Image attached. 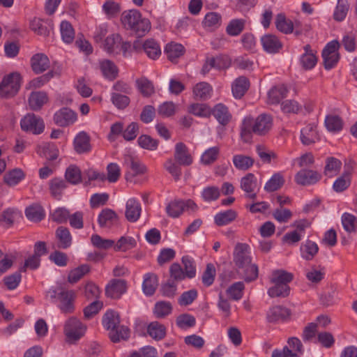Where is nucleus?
<instances>
[{
	"instance_id": "nucleus-8",
	"label": "nucleus",
	"mask_w": 357,
	"mask_h": 357,
	"mask_svg": "<svg viewBox=\"0 0 357 357\" xmlns=\"http://www.w3.org/2000/svg\"><path fill=\"white\" fill-rule=\"evenodd\" d=\"M234 262L241 268L252 262L250 249L245 243H237L234 251Z\"/></svg>"
},
{
	"instance_id": "nucleus-52",
	"label": "nucleus",
	"mask_w": 357,
	"mask_h": 357,
	"mask_svg": "<svg viewBox=\"0 0 357 357\" xmlns=\"http://www.w3.org/2000/svg\"><path fill=\"white\" fill-rule=\"evenodd\" d=\"M62 40L66 43H70L75 38V31L72 25L67 21H63L60 25Z\"/></svg>"
},
{
	"instance_id": "nucleus-16",
	"label": "nucleus",
	"mask_w": 357,
	"mask_h": 357,
	"mask_svg": "<svg viewBox=\"0 0 357 357\" xmlns=\"http://www.w3.org/2000/svg\"><path fill=\"white\" fill-rule=\"evenodd\" d=\"M261 42L264 50L271 54L279 52L282 46L279 39L271 34H267L261 37Z\"/></svg>"
},
{
	"instance_id": "nucleus-43",
	"label": "nucleus",
	"mask_w": 357,
	"mask_h": 357,
	"mask_svg": "<svg viewBox=\"0 0 357 357\" xmlns=\"http://www.w3.org/2000/svg\"><path fill=\"white\" fill-rule=\"evenodd\" d=\"M89 271V266L87 264H82L70 271L68 276V281L71 284L76 283Z\"/></svg>"
},
{
	"instance_id": "nucleus-41",
	"label": "nucleus",
	"mask_w": 357,
	"mask_h": 357,
	"mask_svg": "<svg viewBox=\"0 0 357 357\" xmlns=\"http://www.w3.org/2000/svg\"><path fill=\"white\" fill-rule=\"evenodd\" d=\"M342 167V162L338 159L331 157L326 160L324 168V174L328 177H333L337 175Z\"/></svg>"
},
{
	"instance_id": "nucleus-59",
	"label": "nucleus",
	"mask_w": 357,
	"mask_h": 357,
	"mask_svg": "<svg viewBox=\"0 0 357 357\" xmlns=\"http://www.w3.org/2000/svg\"><path fill=\"white\" fill-rule=\"evenodd\" d=\"M176 105L173 102H165L159 105L158 114L164 118H169L175 114Z\"/></svg>"
},
{
	"instance_id": "nucleus-14",
	"label": "nucleus",
	"mask_w": 357,
	"mask_h": 357,
	"mask_svg": "<svg viewBox=\"0 0 357 357\" xmlns=\"http://www.w3.org/2000/svg\"><path fill=\"white\" fill-rule=\"evenodd\" d=\"M174 159L180 165L189 166L192 163V157L189 153L187 146L183 142L176 144Z\"/></svg>"
},
{
	"instance_id": "nucleus-1",
	"label": "nucleus",
	"mask_w": 357,
	"mask_h": 357,
	"mask_svg": "<svg viewBox=\"0 0 357 357\" xmlns=\"http://www.w3.org/2000/svg\"><path fill=\"white\" fill-rule=\"evenodd\" d=\"M272 124V118L265 114L255 119L245 117L241 126V138L243 142L249 143L252 141V134L264 135L271 130Z\"/></svg>"
},
{
	"instance_id": "nucleus-22",
	"label": "nucleus",
	"mask_w": 357,
	"mask_h": 357,
	"mask_svg": "<svg viewBox=\"0 0 357 357\" xmlns=\"http://www.w3.org/2000/svg\"><path fill=\"white\" fill-rule=\"evenodd\" d=\"M31 63L33 70L37 74L44 72L50 66L48 57L41 53L33 55L31 59Z\"/></svg>"
},
{
	"instance_id": "nucleus-45",
	"label": "nucleus",
	"mask_w": 357,
	"mask_h": 357,
	"mask_svg": "<svg viewBox=\"0 0 357 357\" xmlns=\"http://www.w3.org/2000/svg\"><path fill=\"white\" fill-rule=\"evenodd\" d=\"M65 177L67 181L76 185L82 181L81 170L74 165H70L66 170Z\"/></svg>"
},
{
	"instance_id": "nucleus-60",
	"label": "nucleus",
	"mask_w": 357,
	"mask_h": 357,
	"mask_svg": "<svg viewBox=\"0 0 357 357\" xmlns=\"http://www.w3.org/2000/svg\"><path fill=\"white\" fill-rule=\"evenodd\" d=\"M121 38L119 34H112L107 36L104 41L101 43V46L103 49L109 53H112L114 51L116 45L121 43Z\"/></svg>"
},
{
	"instance_id": "nucleus-20",
	"label": "nucleus",
	"mask_w": 357,
	"mask_h": 357,
	"mask_svg": "<svg viewBox=\"0 0 357 357\" xmlns=\"http://www.w3.org/2000/svg\"><path fill=\"white\" fill-rule=\"evenodd\" d=\"M158 287V278L155 273H148L144 275L142 289L146 296L153 295Z\"/></svg>"
},
{
	"instance_id": "nucleus-2",
	"label": "nucleus",
	"mask_w": 357,
	"mask_h": 357,
	"mask_svg": "<svg viewBox=\"0 0 357 357\" xmlns=\"http://www.w3.org/2000/svg\"><path fill=\"white\" fill-rule=\"evenodd\" d=\"M121 21L125 29L135 32L138 36H143L151 29V23L143 18L136 9L125 10L121 16Z\"/></svg>"
},
{
	"instance_id": "nucleus-37",
	"label": "nucleus",
	"mask_w": 357,
	"mask_h": 357,
	"mask_svg": "<svg viewBox=\"0 0 357 357\" xmlns=\"http://www.w3.org/2000/svg\"><path fill=\"white\" fill-rule=\"evenodd\" d=\"M184 50V47L182 45L176 43H168L165 48V52L171 61H175L182 56Z\"/></svg>"
},
{
	"instance_id": "nucleus-25",
	"label": "nucleus",
	"mask_w": 357,
	"mask_h": 357,
	"mask_svg": "<svg viewBox=\"0 0 357 357\" xmlns=\"http://www.w3.org/2000/svg\"><path fill=\"white\" fill-rule=\"evenodd\" d=\"M319 251L318 245L310 240L302 243L300 248L301 257L307 261L313 259Z\"/></svg>"
},
{
	"instance_id": "nucleus-30",
	"label": "nucleus",
	"mask_w": 357,
	"mask_h": 357,
	"mask_svg": "<svg viewBox=\"0 0 357 357\" xmlns=\"http://www.w3.org/2000/svg\"><path fill=\"white\" fill-rule=\"evenodd\" d=\"M142 48L147 56L151 59H157L161 55L159 44L152 38L146 40L142 45Z\"/></svg>"
},
{
	"instance_id": "nucleus-64",
	"label": "nucleus",
	"mask_w": 357,
	"mask_h": 357,
	"mask_svg": "<svg viewBox=\"0 0 357 357\" xmlns=\"http://www.w3.org/2000/svg\"><path fill=\"white\" fill-rule=\"evenodd\" d=\"M244 284L242 282H237L231 284L227 289V295L235 301L240 300L243 296Z\"/></svg>"
},
{
	"instance_id": "nucleus-62",
	"label": "nucleus",
	"mask_w": 357,
	"mask_h": 357,
	"mask_svg": "<svg viewBox=\"0 0 357 357\" xmlns=\"http://www.w3.org/2000/svg\"><path fill=\"white\" fill-rule=\"evenodd\" d=\"M136 246V241L132 237H121L117 241L116 244L114 243V250L116 251H126L132 249Z\"/></svg>"
},
{
	"instance_id": "nucleus-56",
	"label": "nucleus",
	"mask_w": 357,
	"mask_h": 357,
	"mask_svg": "<svg viewBox=\"0 0 357 357\" xmlns=\"http://www.w3.org/2000/svg\"><path fill=\"white\" fill-rule=\"evenodd\" d=\"M220 149L218 146H213L206 150L201 157V162L204 165H210L214 162L219 155Z\"/></svg>"
},
{
	"instance_id": "nucleus-5",
	"label": "nucleus",
	"mask_w": 357,
	"mask_h": 357,
	"mask_svg": "<svg viewBox=\"0 0 357 357\" xmlns=\"http://www.w3.org/2000/svg\"><path fill=\"white\" fill-rule=\"evenodd\" d=\"M76 293L74 290H68L59 287L58 292L59 309L63 314H71L75 311V301Z\"/></svg>"
},
{
	"instance_id": "nucleus-61",
	"label": "nucleus",
	"mask_w": 357,
	"mask_h": 357,
	"mask_svg": "<svg viewBox=\"0 0 357 357\" xmlns=\"http://www.w3.org/2000/svg\"><path fill=\"white\" fill-rule=\"evenodd\" d=\"M350 183L349 171H348L335 180L333 188L335 192H341L344 191L349 186Z\"/></svg>"
},
{
	"instance_id": "nucleus-28",
	"label": "nucleus",
	"mask_w": 357,
	"mask_h": 357,
	"mask_svg": "<svg viewBox=\"0 0 357 357\" xmlns=\"http://www.w3.org/2000/svg\"><path fill=\"white\" fill-rule=\"evenodd\" d=\"M317 139L315 125L308 124L301 130V140L303 145L308 146L314 144Z\"/></svg>"
},
{
	"instance_id": "nucleus-4",
	"label": "nucleus",
	"mask_w": 357,
	"mask_h": 357,
	"mask_svg": "<svg viewBox=\"0 0 357 357\" xmlns=\"http://www.w3.org/2000/svg\"><path fill=\"white\" fill-rule=\"evenodd\" d=\"M86 326L76 317L69 318L64 325V333L68 342L74 343L85 333Z\"/></svg>"
},
{
	"instance_id": "nucleus-42",
	"label": "nucleus",
	"mask_w": 357,
	"mask_h": 357,
	"mask_svg": "<svg viewBox=\"0 0 357 357\" xmlns=\"http://www.w3.org/2000/svg\"><path fill=\"white\" fill-rule=\"evenodd\" d=\"M188 112L199 117H209L211 114V109L204 103H193L188 107Z\"/></svg>"
},
{
	"instance_id": "nucleus-40",
	"label": "nucleus",
	"mask_w": 357,
	"mask_h": 357,
	"mask_svg": "<svg viewBox=\"0 0 357 357\" xmlns=\"http://www.w3.org/2000/svg\"><path fill=\"white\" fill-rule=\"evenodd\" d=\"M344 229L347 233H354L357 230V218L351 213H344L341 218Z\"/></svg>"
},
{
	"instance_id": "nucleus-9",
	"label": "nucleus",
	"mask_w": 357,
	"mask_h": 357,
	"mask_svg": "<svg viewBox=\"0 0 357 357\" xmlns=\"http://www.w3.org/2000/svg\"><path fill=\"white\" fill-rule=\"evenodd\" d=\"M54 122L60 127L73 124L77 119V114L68 107H63L54 114Z\"/></svg>"
},
{
	"instance_id": "nucleus-6",
	"label": "nucleus",
	"mask_w": 357,
	"mask_h": 357,
	"mask_svg": "<svg viewBox=\"0 0 357 357\" xmlns=\"http://www.w3.org/2000/svg\"><path fill=\"white\" fill-rule=\"evenodd\" d=\"M340 43L337 40H332L328 43L322 51L324 68L326 70L333 68L340 59V54L337 52Z\"/></svg>"
},
{
	"instance_id": "nucleus-46",
	"label": "nucleus",
	"mask_w": 357,
	"mask_h": 357,
	"mask_svg": "<svg viewBox=\"0 0 357 357\" xmlns=\"http://www.w3.org/2000/svg\"><path fill=\"white\" fill-rule=\"evenodd\" d=\"M109 337L112 342H117L121 340H128L130 337V330L128 327L119 324L109 332Z\"/></svg>"
},
{
	"instance_id": "nucleus-48",
	"label": "nucleus",
	"mask_w": 357,
	"mask_h": 357,
	"mask_svg": "<svg viewBox=\"0 0 357 357\" xmlns=\"http://www.w3.org/2000/svg\"><path fill=\"white\" fill-rule=\"evenodd\" d=\"M284 183V180L280 174H274L265 184L264 190L268 192L276 191L283 185Z\"/></svg>"
},
{
	"instance_id": "nucleus-38",
	"label": "nucleus",
	"mask_w": 357,
	"mask_h": 357,
	"mask_svg": "<svg viewBox=\"0 0 357 357\" xmlns=\"http://www.w3.org/2000/svg\"><path fill=\"white\" fill-rule=\"evenodd\" d=\"M147 333L153 339L160 340L165 337L166 328L159 322L153 321L148 326Z\"/></svg>"
},
{
	"instance_id": "nucleus-57",
	"label": "nucleus",
	"mask_w": 357,
	"mask_h": 357,
	"mask_svg": "<svg viewBox=\"0 0 357 357\" xmlns=\"http://www.w3.org/2000/svg\"><path fill=\"white\" fill-rule=\"evenodd\" d=\"M91 241L92 245L98 249L107 250L112 247L114 248V241L102 238L98 234L92 235Z\"/></svg>"
},
{
	"instance_id": "nucleus-21",
	"label": "nucleus",
	"mask_w": 357,
	"mask_h": 357,
	"mask_svg": "<svg viewBox=\"0 0 357 357\" xmlns=\"http://www.w3.org/2000/svg\"><path fill=\"white\" fill-rule=\"evenodd\" d=\"M118 219L116 213L112 209L105 208L99 214L98 222L100 227L109 228Z\"/></svg>"
},
{
	"instance_id": "nucleus-10",
	"label": "nucleus",
	"mask_w": 357,
	"mask_h": 357,
	"mask_svg": "<svg viewBox=\"0 0 357 357\" xmlns=\"http://www.w3.org/2000/svg\"><path fill=\"white\" fill-rule=\"evenodd\" d=\"M125 162L131 170V172H128L125 175L127 181L135 183V177L142 175L146 172V167L142 163L130 155L126 157Z\"/></svg>"
},
{
	"instance_id": "nucleus-17",
	"label": "nucleus",
	"mask_w": 357,
	"mask_h": 357,
	"mask_svg": "<svg viewBox=\"0 0 357 357\" xmlns=\"http://www.w3.org/2000/svg\"><path fill=\"white\" fill-rule=\"evenodd\" d=\"M29 106L34 111L40 110L48 101V97L44 91L32 92L29 97Z\"/></svg>"
},
{
	"instance_id": "nucleus-58",
	"label": "nucleus",
	"mask_w": 357,
	"mask_h": 357,
	"mask_svg": "<svg viewBox=\"0 0 357 357\" xmlns=\"http://www.w3.org/2000/svg\"><path fill=\"white\" fill-rule=\"evenodd\" d=\"M172 306L169 302L160 301L155 303L154 314L158 318H164L172 312Z\"/></svg>"
},
{
	"instance_id": "nucleus-26",
	"label": "nucleus",
	"mask_w": 357,
	"mask_h": 357,
	"mask_svg": "<svg viewBox=\"0 0 357 357\" xmlns=\"http://www.w3.org/2000/svg\"><path fill=\"white\" fill-rule=\"evenodd\" d=\"M212 91V86L205 82L197 83L192 89L193 96L197 100H206L211 98Z\"/></svg>"
},
{
	"instance_id": "nucleus-34",
	"label": "nucleus",
	"mask_w": 357,
	"mask_h": 357,
	"mask_svg": "<svg viewBox=\"0 0 357 357\" xmlns=\"http://www.w3.org/2000/svg\"><path fill=\"white\" fill-rule=\"evenodd\" d=\"M293 275L284 270H275L272 273L271 282L274 284L288 285L293 280Z\"/></svg>"
},
{
	"instance_id": "nucleus-44",
	"label": "nucleus",
	"mask_w": 357,
	"mask_h": 357,
	"mask_svg": "<svg viewBox=\"0 0 357 357\" xmlns=\"http://www.w3.org/2000/svg\"><path fill=\"white\" fill-rule=\"evenodd\" d=\"M67 187L66 183L61 178H54L50 181V190L52 195L59 199L62 192Z\"/></svg>"
},
{
	"instance_id": "nucleus-49",
	"label": "nucleus",
	"mask_w": 357,
	"mask_h": 357,
	"mask_svg": "<svg viewBox=\"0 0 357 357\" xmlns=\"http://www.w3.org/2000/svg\"><path fill=\"white\" fill-rule=\"evenodd\" d=\"M275 25L280 31L286 34L291 33L294 29L293 22L289 20H287L282 14H278L277 15Z\"/></svg>"
},
{
	"instance_id": "nucleus-39",
	"label": "nucleus",
	"mask_w": 357,
	"mask_h": 357,
	"mask_svg": "<svg viewBox=\"0 0 357 357\" xmlns=\"http://www.w3.org/2000/svg\"><path fill=\"white\" fill-rule=\"evenodd\" d=\"M237 217L235 211L229 209L224 212L217 213L214 217V221L218 226H222L229 224Z\"/></svg>"
},
{
	"instance_id": "nucleus-7",
	"label": "nucleus",
	"mask_w": 357,
	"mask_h": 357,
	"mask_svg": "<svg viewBox=\"0 0 357 357\" xmlns=\"http://www.w3.org/2000/svg\"><path fill=\"white\" fill-rule=\"evenodd\" d=\"M20 126L23 130L35 135L40 134L45 128L43 120L40 116L31 113L21 119Z\"/></svg>"
},
{
	"instance_id": "nucleus-27",
	"label": "nucleus",
	"mask_w": 357,
	"mask_h": 357,
	"mask_svg": "<svg viewBox=\"0 0 357 357\" xmlns=\"http://www.w3.org/2000/svg\"><path fill=\"white\" fill-rule=\"evenodd\" d=\"M287 92L288 89L284 84L273 86L268 93V103L278 104L282 98L286 97Z\"/></svg>"
},
{
	"instance_id": "nucleus-55",
	"label": "nucleus",
	"mask_w": 357,
	"mask_h": 357,
	"mask_svg": "<svg viewBox=\"0 0 357 357\" xmlns=\"http://www.w3.org/2000/svg\"><path fill=\"white\" fill-rule=\"evenodd\" d=\"M30 28L36 33L42 36H47L50 33V30L45 22L38 18H34L31 21Z\"/></svg>"
},
{
	"instance_id": "nucleus-35",
	"label": "nucleus",
	"mask_w": 357,
	"mask_h": 357,
	"mask_svg": "<svg viewBox=\"0 0 357 357\" xmlns=\"http://www.w3.org/2000/svg\"><path fill=\"white\" fill-rule=\"evenodd\" d=\"M120 324V317L118 312L114 310L106 312L102 318V324L107 331L115 329Z\"/></svg>"
},
{
	"instance_id": "nucleus-15",
	"label": "nucleus",
	"mask_w": 357,
	"mask_h": 357,
	"mask_svg": "<svg viewBox=\"0 0 357 357\" xmlns=\"http://www.w3.org/2000/svg\"><path fill=\"white\" fill-rule=\"evenodd\" d=\"M211 114L223 126L230 122L232 116L228 107L222 103H218L214 106L211 109Z\"/></svg>"
},
{
	"instance_id": "nucleus-33",
	"label": "nucleus",
	"mask_w": 357,
	"mask_h": 357,
	"mask_svg": "<svg viewBox=\"0 0 357 357\" xmlns=\"http://www.w3.org/2000/svg\"><path fill=\"white\" fill-rule=\"evenodd\" d=\"M100 68L104 77L109 80H113L118 76L117 67L109 60L100 61Z\"/></svg>"
},
{
	"instance_id": "nucleus-51",
	"label": "nucleus",
	"mask_w": 357,
	"mask_h": 357,
	"mask_svg": "<svg viewBox=\"0 0 357 357\" xmlns=\"http://www.w3.org/2000/svg\"><path fill=\"white\" fill-rule=\"evenodd\" d=\"M184 211V202L181 200H174L171 202L166 207V212L168 215L176 218H178Z\"/></svg>"
},
{
	"instance_id": "nucleus-12",
	"label": "nucleus",
	"mask_w": 357,
	"mask_h": 357,
	"mask_svg": "<svg viewBox=\"0 0 357 357\" xmlns=\"http://www.w3.org/2000/svg\"><path fill=\"white\" fill-rule=\"evenodd\" d=\"M321 175L315 171L307 169L300 170L295 176V181L298 185H312L319 181Z\"/></svg>"
},
{
	"instance_id": "nucleus-50",
	"label": "nucleus",
	"mask_w": 357,
	"mask_h": 357,
	"mask_svg": "<svg viewBox=\"0 0 357 357\" xmlns=\"http://www.w3.org/2000/svg\"><path fill=\"white\" fill-rule=\"evenodd\" d=\"M24 178V174L22 169H14L5 174L4 181L7 185L14 186L20 182Z\"/></svg>"
},
{
	"instance_id": "nucleus-13",
	"label": "nucleus",
	"mask_w": 357,
	"mask_h": 357,
	"mask_svg": "<svg viewBox=\"0 0 357 357\" xmlns=\"http://www.w3.org/2000/svg\"><path fill=\"white\" fill-rule=\"evenodd\" d=\"M126 291V282L123 280L114 279L106 286L105 294L112 298H119Z\"/></svg>"
},
{
	"instance_id": "nucleus-47",
	"label": "nucleus",
	"mask_w": 357,
	"mask_h": 357,
	"mask_svg": "<svg viewBox=\"0 0 357 357\" xmlns=\"http://www.w3.org/2000/svg\"><path fill=\"white\" fill-rule=\"evenodd\" d=\"M349 10L348 0H337V4L333 13L335 20L341 22L344 20Z\"/></svg>"
},
{
	"instance_id": "nucleus-11",
	"label": "nucleus",
	"mask_w": 357,
	"mask_h": 357,
	"mask_svg": "<svg viewBox=\"0 0 357 357\" xmlns=\"http://www.w3.org/2000/svg\"><path fill=\"white\" fill-rule=\"evenodd\" d=\"M240 187L245 192L246 198L252 200L257 198V193L255 192L257 187V178L253 174L248 173L242 177L240 181Z\"/></svg>"
},
{
	"instance_id": "nucleus-63",
	"label": "nucleus",
	"mask_w": 357,
	"mask_h": 357,
	"mask_svg": "<svg viewBox=\"0 0 357 357\" xmlns=\"http://www.w3.org/2000/svg\"><path fill=\"white\" fill-rule=\"evenodd\" d=\"M136 84L137 89L144 96H149L154 92L152 83L145 77L137 79Z\"/></svg>"
},
{
	"instance_id": "nucleus-31",
	"label": "nucleus",
	"mask_w": 357,
	"mask_h": 357,
	"mask_svg": "<svg viewBox=\"0 0 357 357\" xmlns=\"http://www.w3.org/2000/svg\"><path fill=\"white\" fill-rule=\"evenodd\" d=\"M75 150L78 153H83L90 151L89 137L84 132H79L74 139Z\"/></svg>"
},
{
	"instance_id": "nucleus-18",
	"label": "nucleus",
	"mask_w": 357,
	"mask_h": 357,
	"mask_svg": "<svg viewBox=\"0 0 357 357\" xmlns=\"http://www.w3.org/2000/svg\"><path fill=\"white\" fill-rule=\"evenodd\" d=\"M141 205L135 199H129L126 202V218L130 222H136L141 213Z\"/></svg>"
},
{
	"instance_id": "nucleus-19",
	"label": "nucleus",
	"mask_w": 357,
	"mask_h": 357,
	"mask_svg": "<svg viewBox=\"0 0 357 357\" xmlns=\"http://www.w3.org/2000/svg\"><path fill=\"white\" fill-rule=\"evenodd\" d=\"M290 315L289 310L284 307L278 305L271 307L267 312V319L269 322H278L286 320Z\"/></svg>"
},
{
	"instance_id": "nucleus-29",
	"label": "nucleus",
	"mask_w": 357,
	"mask_h": 357,
	"mask_svg": "<svg viewBox=\"0 0 357 357\" xmlns=\"http://www.w3.org/2000/svg\"><path fill=\"white\" fill-rule=\"evenodd\" d=\"M232 162L238 170L247 171L253 166L255 160L249 155L236 154L233 156Z\"/></svg>"
},
{
	"instance_id": "nucleus-53",
	"label": "nucleus",
	"mask_w": 357,
	"mask_h": 357,
	"mask_svg": "<svg viewBox=\"0 0 357 357\" xmlns=\"http://www.w3.org/2000/svg\"><path fill=\"white\" fill-rule=\"evenodd\" d=\"M221 15L215 12H211L206 15L203 24L205 27L212 29L218 28L221 24Z\"/></svg>"
},
{
	"instance_id": "nucleus-23",
	"label": "nucleus",
	"mask_w": 357,
	"mask_h": 357,
	"mask_svg": "<svg viewBox=\"0 0 357 357\" xmlns=\"http://www.w3.org/2000/svg\"><path fill=\"white\" fill-rule=\"evenodd\" d=\"M250 87V82L246 77L241 76L236 78L231 86L232 93L236 98L244 96Z\"/></svg>"
},
{
	"instance_id": "nucleus-3",
	"label": "nucleus",
	"mask_w": 357,
	"mask_h": 357,
	"mask_svg": "<svg viewBox=\"0 0 357 357\" xmlns=\"http://www.w3.org/2000/svg\"><path fill=\"white\" fill-rule=\"evenodd\" d=\"M20 87V75L13 73L6 76L0 82V98H9L17 93Z\"/></svg>"
},
{
	"instance_id": "nucleus-24",
	"label": "nucleus",
	"mask_w": 357,
	"mask_h": 357,
	"mask_svg": "<svg viewBox=\"0 0 357 357\" xmlns=\"http://www.w3.org/2000/svg\"><path fill=\"white\" fill-rule=\"evenodd\" d=\"M303 49L305 52L301 56V64L304 69L310 70L315 66L317 58L310 45H305Z\"/></svg>"
},
{
	"instance_id": "nucleus-32",
	"label": "nucleus",
	"mask_w": 357,
	"mask_h": 357,
	"mask_svg": "<svg viewBox=\"0 0 357 357\" xmlns=\"http://www.w3.org/2000/svg\"><path fill=\"white\" fill-rule=\"evenodd\" d=\"M246 20L244 19H233L226 27V33L230 36H237L245 29Z\"/></svg>"
},
{
	"instance_id": "nucleus-36",
	"label": "nucleus",
	"mask_w": 357,
	"mask_h": 357,
	"mask_svg": "<svg viewBox=\"0 0 357 357\" xmlns=\"http://www.w3.org/2000/svg\"><path fill=\"white\" fill-rule=\"evenodd\" d=\"M56 236L59 240L58 246L62 249H66L71 245L72 236L68 229L59 227L56 231Z\"/></svg>"
},
{
	"instance_id": "nucleus-54",
	"label": "nucleus",
	"mask_w": 357,
	"mask_h": 357,
	"mask_svg": "<svg viewBox=\"0 0 357 357\" xmlns=\"http://www.w3.org/2000/svg\"><path fill=\"white\" fill-rule=\"evenodd\" d=\"M342 121L336 115H328L325 119V126L330 132H338L342 128Z\"/></svg>"
}]
</instances>
